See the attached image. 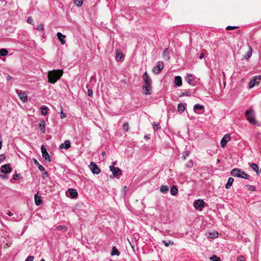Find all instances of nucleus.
I'll return each mask as SVG.
<instances>
[{
    "label": "nucleus",
    "mask_w": 261,
    "mask_h": 261,
    "mask_svg": "<svg viewBox=\"0 0 261 261\" xmlns=\"http://www.w3.org/2000/svg\"><path fill=\"white\" fill-rule=\"evenodd\" d=\"M63 73L62 70H53L48 72L47 77L48 82L51 84H55L60 79Z\"/></svg>",
    "instance_id": "obj_1"
},
{
    "label": "nucleus",
    "mask_w": 261,
    "mask_h": 261,
    "mask_svg": "<svg viewBox=\"0 0 261 261\" xmlns=\"http://www.w3.org/2000/svg\"><path fill=\"white\" fill-rule=\"evenodd\" d=\"M245 117L247 120L252 124H255L256 121L255 119L252 110H247L245 112Z\"/></svg>",
    "instance_id": "obj_2"
},
{
    "label": "nucleus",
    "mask_w": 261,
    "mask_h": 261,
    "mask_svg": "<svg viewBox=\"0 0 261 261\" xmlns=\"http://www.w3.org/2000/svg\"><path fill=\"white\" fill-rule=\"evenodd\" d=\"M205 205L204 201L202 199H198L195 201L194 207L199 211H202Z\"/></svg>",
    "instance_id": "obj_3"
},
{
    "label": "nucleus",
    "mask_w": 261,
    "mask_h": 261,
    "mask_svg": "<svg viewBox=\"0 0 261 261\" xmlns=\"http://www.w3.org/2000/svg\"><path fill=\"white\" fill-rule=\"evenodd\" d=\"M89 167L90 169L93 174H98L100 172V169L98 166L94 162H91L89 165Z\"/></svg>",
    "instance_id": "obj_4"
},
{
    "label": "nucleus",
    "mask_w": 261,
    "mask_h": 261,
    "mask_svg": "<svg viewBox=\"0 0 261 261\" xmlns=\"http://www.w3.org/2000/svg\"><path fill=\"white\" fill-rule=\"evenodd\" d=\"M194 112L197 114H201L204 111V107L203 105L197 103L194 106Z\"/></svg>",
    "instance_id": "obj_5"
},
{
    "label": "nucleus",
    "mask_w": 261,
    "mask_h": 261,
    "mask_svg": "<svg viewBox=\"0 0 261 261\" xmlns=\"http://www.w3.org/2000/svg\"><path fill=\"white\" fill-rule=\"evenodd\" d=\"M110 169L114 176L121 175L122 174V171L118 167L110 166Z\"/></svg>",
    "instance_id": "obj_6"
},
{
    "label": "nucleus",
    "mask_w": 261,
    "mask_h": 261,
    "mask_svg": "<svg viewBox=\"0 0 261 261\" xmlns=\"http://www.w3.org/2000/svg\"><path fill=\"white\" fill-rule=\"evenodd\" d=\"M142 89L145 95H150L152 93V85H143Z\"/></svg>",
    "instance_id": "obj_7"
},
{
    "label": "nucleus",
    "mask_w": 261,
    "mask_h": 261,
    "mask_svg": "<svg viewBox=\"0 0 261 261\" xmlns=\"http://www.w3.org/2000/svg\"><path fill=\"white\" fill-rule=\"evenodd\" d=\"M164 68V63L163 62H158L156 67L153 69L154 73L159 74Z\"/></svg>",
    "instance_id": "obj_8"
},
{
    "label": "nucleus",
    "mask_w": 261,
    "mask_h": 261,
    "mask_svg": "<svg viewBox=\"0 0 261 261\" xmlns=\"http://www.w3.org/2000/svg\"><path fill=\"white\" fill-rule=\"evenodd\" d=\"M41 152H42V154L43 158L45 160H48L49 161H50V156L49 154L48 153V152L44 145H42L41 146Z\"/></svg>",
    "instance_id": "obj_9"
},
{
    "label": "nucleus",
    "mask_w": 261,
    "mask_h": 261,
    "mask_svg": "<svg viewBox=\"0 0 261 261\" xmlns=\"http://www.w3.org/2000/svg\"><path fill=\"white\" fill-rule=\"evenodd\" d=\"M230 137L229 134H226L224 135V136L222 138V139L221 140V146L222 147H224L226 145L227 143L230 141Z\"/></svg>",
    "instance_id": "obj_10"
},
{
    "label": "nucleus",
    "mask_w": 261,
    "mask_h": 261,
    "mask_svg": "<svg viewBox=\"0 0 261 261\" xmlns=\"http://www.w3.org/2000/svg\"><path fill=\"white\" fill-rule=\"evenodd\" d=\"M142 77L144 83V85H152V80L146 71L143 74Z\"/></svg>",
    "instance_id": "obj_11"
},
{
    "label": "nucleus",
    "mask_w": 261,
    "mask_h": 261,
    "mask_svg": "<svg viewBox=\"0 0 261 261\" xmlns=\"http://www.w3.org/2000/svg\"><path fill=\"white\" fill-rule=\"evenodd\" d=\"M193 75L191 74H188L186 77V81L188 83V84L192 86H194L196 85V82L195 80L193 79Z\"/></svg>",
    "instance_id": "obj_12"
},
{
    "label": "nucleus",
    "mask_w": 261,
    "mask_h": 261,
    "mask_svg": "<svg viewBox=\"0 0 261 261\" xmlns=\"http://www.w3.org/2000/svg\"><path fill=\"white\" fill-rule=\"evenodd\" d=\"M1 172L4 173H8L11 172L12 169L10 164H5L3 165L1 168Z\"/></svg>",
    "instance_id": "obj_13"
},
{
    "label": "nucleus",
    "mask_w": 261,
    "mask_h": 261,
    "mask_svg": "<svg viewBox=\"0 0 261 261\" xmlns=\"http://www.w3.org/2000/svg\"><path fill=\"white\" fill-rule=\"evenodd\" d=\"M16 92L21 100H22L23 102L27 101L28 97L27 94L24 92H22L20 90H17Z\"/></svg>",
    "instance_id": "obj_14"
},
{
    "label": "nucleus",
    "mask_w": 261,
    "mask_h": 261,
    "mask_svg": "<svg viewBox=\"0 0 261 261\" xmlns=\"http://www.w3.org/2000/svg\"><path fill=\"white\" fill-rule=\"evenodd\" d=\"M66 194L68 195L72 198H75L77 196V193L76 190L74 189H69Z\"/></svg>",
    "instance_id": "obj_15"
},
{
    "label": "nucleus",
    "mask_w": 261,
    "mask_h": 261,
    "mask_svg": "<svg viewBox=\"0 0 261 261\" xmlns=\"http://www.w3.org/2000/svg\"><path fill=\"white\" fill-rule=\"evenodd\" d=\"M242 169L239 168H234L231 171V175L234 177H240Z\"/></svg>",
    "instance_id": "obj_16"
},
{
    "label": "nucleus",
    "mask_w": 261,
    "mask_h": 261,
    "mask_svg": "<svg viewBox=\"0 0 261 261\" xmlns=\"http://www.w3.org/2000/svg\"><path fill=\"white\" fill-rule=\"evenodd\" d=\"M58 39L60 40L61 43L63 45L65 43V38L66 36L63 35L61 33L58 32L57 34Z\"/></svg>",
    "instance_id": "obj_17"
},
{
    "label": "nucleus",
    "mask_w": 261,
    "mask_h": 261,
    "mask_svg": "<svg viewBox=\"0 0 261 261\" xmlns=\"http://www.w3.org/2000/svg\"><path fill=\"white\" fill-rule=\"evenodd\" d=\"M60 149L65 148L68 149L70 147V142L69 140H66L64 143L61 144L60 145Z\"/></svg>",
    "instance_id": "obj_18"
},
{
    "label": "nucleus",
    "mask_w": 261,
    "mask_h": 261,
    "mask_svg": "<svg viewBox=\"0 0 261 261\" xmlns=\"http://www.w3.org/2000/svg\"><path fill=\"white\" fill-rule=\"evenodd\" d=\"M174 84L177 86L180 87L182 85V79L180 76H176L174 78Z\"/></svg>",
    "instance_id": "obj_19"
},
{
    "label": "nucleus",
    "mask_w": 261,
    "mask_h": 261,
    "mask_svg": "<svg viewBox=\"0 0 261 261\" xmlns=\"http://www.w3.org/2000/svg\"><path fill=\"white\" fill-rule=\"evenodd\" d=\"M124 56L122 51L120 49L116 50V60L119 61L123 58Z\"/></svg>",
    "instance_id": "obj_20"
},
{
    "label": "nucleus",
    "mask_w": 261,
    "mask_h": 261,
    "mask_svg": "<svg viewBox=\"0 0 261 261\" xmlns=\"http://www.w3.org/2000/svg\"><path fill=\"white\" fill-rule=\"evenodd\" d=\"M35 204L37 205H40L42 203L41 196H38V194H35L34 196Z\"/></svg>",
    "instance_id": "obj_21"
},
{
    "label": "nucleus",
    "mask_w": 261,
    "mask_h": 261,
    "mask_svg": "<svg viewBox=\"0 0 261 261\" xmlns=\"http://www.w3.org/2000/svg\"><path fill=\"white\" fill-rule=\"evenodd\" d=\"M234 179L232 177H229L227 180V182L225 185V188L227 189H229L232 186Z\"/></svg>",
    "instance_id": "obj_22"
},
{
    "label": "nucleus",
    "mask_w": 261,
    "mask_h": 261,
    "mask_svg": "<svg viewBox=\"0 0 261 261\" xmlns=\"http://www.w3.org/2000/svg\"><path fill=\"white\" fill-rule=\"evenodd\" d=\"M259 82H257L254 77L252 79L249 83V88L251 89L253 88L256 84L258 85Z\"/></svg>",
    "instance_id": "obj_23"
},
{
    "label": "nucleus",
    "mask_w": 261,
    "mask_h": 261,
    "mask_svg": "<svg viewBox=\"0 0 261 261\" xmlns=\"http://www.w3.org/2000/svg\"><path fill=\"white\" fill-rule=\"evenodd\" d=\"M45 123L44 120L41 121L39 123V128L42 133H44L45 132Z\"/></svg>",
    "instance_id": "obj_24"
},
{
    "label": "nucleus",
    "mask_w": 261,
    "mask_h": 261,
    "mask_svg": "<svg viewBox=\"0 0 261 261\" xmlns=\"http://www.w3.org/2000/svg\"><path fill=\"white\" fill-rule=\"evenodd\" d=\"M240 177L246 179H250L251 177L249 175L247 174L245 172L242 170Z\"/></svg>",
    "instance_id": "obj_25"
},
{
    "label": "nucleus",
    "mask_w": 261,
    "mask_h": 261,
    "mask_svg": "<svg viewBox=\"0 0 261 261\" xmlns=\"http://www.w3.org/2000/svg\"><path fill=\"white\" fill-rule=\"evenodd\" d=\"M251 167L256 173V174L258 175L259 171L258 165L255 163H252L251 164Z\"/></svg>",
    "instance_id": "obj_26"
},
{
    "label": "nucleus",
    "mask_w": 261,
    "mask_h": 261,
    "mask_svg": "<svg viewBox=\"0 0 261 261\" xmlns=\"http://www.w3.org/2000/svg\"><path fill=\"white\" fill-rule=\"evenodd\" d=\"M111 255H117L119 256L120 254V252L117 250V248L114 246L112 249L111 251Z\"/></svg>",
    "instance_id": "obj_27"
},
{
    "label": "nucleus",
    "mask_w": 261,
    "mask_h": 261,
    "mask_svg": "<svg viewBox=\"0 0 261 261\" xmlns=\"http://www.w3.org/2000/svg\"><path fill=\"white\" fill-rule=\"evenodd\" d=\"M48 108L47 107L43 106L41 108V114L43 116H45L47 114Z\"/></svg>",
    "instance_id": "obj_28"
},
{
    "label": "nucleus",
    "mask_w": 261,
    "mask_h": 261,
    "mask_svg": "<svg viewBox=\"0 0 261 261\" xmlns=\"http://www.w3.org/2000/svg\"><path fill=\"white\" fill-rule=\"evenodd\" d=\"M170 192L172 195H174V196L176 195L178 192V189L176 187V186H173L171 188Z\"/></svg>",
    "instance_id": "obj_29"
},
{
    "label": "nucleus",
    "mask_w": 261,
    "mask_h": 261,
    "mask_svg": "<svg viewBox=\"0 0 261 261\" xmlns=\"http://www.w3.org/2000/svg\"><path fill=\"white\" fill-rule=\"evenodd\" d=\"M177 109L178 111L180 113H182L185 110V107L184 103H179L177 106Z\"/></svg>",
    "instance_id": "obj_30"
},
{
    "label": "nucleus",
    "mask_w": 261,
    "mask_h": 261,
    "mask_svg": "<svg viewBox=\"0 0 261 261\" xmlns=\"http://www.w3.org/2000/svg\"><path fill=\"white\" fill-rule=\"evenodd\" d=\"M168 48H167L165 50V51L163 53V58H164V60H165L166 61H168L169 59V52H168Z\"/></svg>",
    "instance_id": "obj_31"
},
{
    "label": "nucleus",
    "mask_w": 261,
    "mask_h": 261,
    "mask_svg": "<svg viewBox=\"0 0 261 261\" xmlns=\"http://www.w3.org/2000/svg\"><path fill=\"white\" fill-rule=\"evenodd\" d=\"M252 49L251 47H249L248 51H247V54L244 56V58L245 59L247 60L249 58H250V57H251V56L252 55Z\"/></svg>",
    "instance_id": "obj_32"
},
{
    "label": "nucleus",
    "mask_w": 261,
    "mask_h": 261,
    "mask_svg": "<svg viewBox=\"0 0 261 261\" xmlns=\"http://www.w3.org/2000/svg\"><path fill=\"white\" fill-rule=\"evenodd\" d=\"M169 191V188L167 186H162L160 188V191L163 193H166Z\"/></svg>",
    "instance_id": "obj_33"
},
{
    "label": "nucleus",
    "mask_w": 261,
    "mask_h": 261,
    "mask_svg": "<svg viewBox=\"0 0 261 261\" xmlns=\"http://www.w3.org/2000/svg\"><path fill=\"white\" fill-rule=\"evenodd\" d=\"M56 229L57 230H62L63 231H65L67 230V227L64 225H58L56 227Z\"/></svg>",
    "instance_id": "obj_34"
},
{
    "label": "nucleus",
    "mask_w": 261,
    "mask_h": 261,
    "mask_svg": "<svg viewBox=\"0 0 261 261\" xmlns=\"http://www.w3.org/2000/svg\"><path fill=\"white\" fill-rule=\"evenodd\" d=\"M8 54V50L5 48H2L0 49V56H5Z\"/></svg>",
    "instance_id": "obj_35"
},
{
    "label": "nucleus",
    "mask_w": 261,
    "mask_h": 261,
    "mask_svg": "<svg viewBox=\"0 0 261 261\" xmlns=\"http://www.w3.org/2000/svg\"><path fill=\"white\" fill-rule=\"evenodd\" d=\"M74 3L77 7H81L83 4V0H73Z\"/></svg>",
    "instance_id": "obj_36"
},
{
    "label": "nucleus",
    "mask_w": 261,
    "mask_h": 261,
    "mask_svg": "<svg viewBox=\"0 0 261 261\" xmlns=\"http://www.w3.org/2000/svg\"><path fill=\"white\" fill-rule=\"evenodd\" d=\"M218 236V233L217 232H210L208 237L210 238H216Z\"/></svg>",
    "instance_id": "obj_37"
},
{
    "label": "nucleus",
    "mask_w": 261,
    "mask_h": 261,
    "mask_svg": "<svg viewBox=\"0 0 261 261\" xmlns=\"http://www.w3.org/2000/svg\"><path fill=\"white\" fill-rule=\"evenodd\" d=\"M194 163L192 160H190L186 164V167L187 168H191L193 167Z\"/></svg>",
    "instance_id": "obj_38"
},
{
    "label": "nucleus",
    "mask_w": 261,
    "mask_h": 261,
    "mask_svg": "<svg viewBox=\"0 0 261 261\" xmlns=\"http://www.w3.org/2000/svg\"><path fill=\"white\" fill-rule=\"evenodd\" d=\"M163 243L164 244V245L166 247H168L170 244L174 245V242L172 241H170V240L168 242L164 240V241H163Z\"/></svg>",
    "instance_id": "obj_39"
},
{
    "label": "nucleus",
    "mask_w": 261,
    "mask_h": 261,
    "mask_svg": "<svg viewBox=\"0 0 261 261\" xmlns=\"http://www.w3.org/2000/svg\"><path fill=\"white\" fill-rule=\"evenodd\" d=\"M189 154H190L189 151L185 150L183 152V154H182V158L183 159V160H185L186 159L187 157L189 155Z\"/></svg>",
    "instance_id": "obj_40"
},
{
    "label": "nucleus",
    "mask_w": 261,
    "mask_h": 261,
    "mask_svg": "<svg viewBox=\"0 0 261 261\" xmlns=\"http://www.w3.org/2000/svg\"><path fill=\"white\" fill-rule=\"evenodd\" d=\"M191 95H192L191 92L190 91H187L186 92L181 93L180 96H191Z\"/></svg>",
    "instance_id": "obj_41"
},
{
    "label": "nucleus",
    "mask_w": 261,
    "mask_h": 261,
    "mask_svg": "<svg viewBox=\"0 0 261 261\" xmlns=\"http://www.w3.org/2000/svg\"><path fill=\"white\" fill-rule=\"evenodd\" d=\"M210 259L212 261H220V258L219 257H217L216 255H214L212 257H210Z\"/></svg>",
    "instance_id": "obj_42"
},
{
    "label": "nucleus",
    "mask_w": 261,
    "mask_h": 261,
    "mask_svg": "<svg viewBox=\"0 0 261 261\" xmlns=\"http://www.w3.org/2000/svg\"><path fill=\"white\" fill-rule=\"evenodd\" d=\"M123 129L125 130L126 131H128L129 129V125L128 123L127 122H125L123 123Z\"/></svg>",
    "instance_id": "obj_43"
},
{
    "label": "nucleus",
    "mask_w": 261,
    "mask_h": 261,
    "mask_svg": "<svg viewBox=\"0 0 261 261\" xmlns=\"http://www.w3.org/2000/svg\"><path fill=\"white\" fill-rule=\"evenodd\" d=\"M237 28H238V27L228 26V27H226V30L229 31V30H234V29H237Z\"/></svg>",
    "instance_id": "obj_44"
},
{
    "label": "nucleus",
    "mask_w": 261,
    "mask_h": 261,
    "mask_svg": "<svg viewBox=\"0 0 261 261\" xmlns=\"http://www.w3.org/2000/svg\"><path fill=\"white\" fill-rule=\"evenodd\" d=\"M43 29V25L42 24H38L36 27V29L38 31H42Z\"/></svg>",
    "instance_id": "obj_45"
},
{
    "label": "nucleus",
    "mask_w": 261,
    "mask_h": 261,
    "mask_svg": "<svg viewBox=\"0 0 261 261\" xmlns=\"http://www.w3.org/2000/svg\"><path fill=\"white\" fill-rule=\"evenodd\" d=\"M160 128L161 127H160L159 123L155 124V123H154L153 129L154 130H157L158 129H160Z\"/></svg>",
    "instance_id": "obj_46"
},
{
    "label": "nucleus",
    "mask_w": 261,
    "mask_h": 261,
    "mask_svg": "<svg viewBox=\"0 0 261 261\" xmlns=\"http://www.w3.org/2000/svg\"><path fill=\"white\" fill-rule=\"evenodd\" d=\"M245 257L242 255H239L237 257V261H245Z\"/></svg>",
    "instance_id": "obj_47"
},
{
    "label": "nucleus",
    "mask_w": 261,
    "mask_h": 261,
    "mask_svg": "<svg viewBox=\"0 0 261 261\" xmlns=\"http://www.w3.org/2000/svg\"><path fill=\"white\" fill-rule=\"evenodd\" d=\"M256 189V188L254 186H248V190L251 191H254Z\"/></svg>",
    "instance_id": "obj_48"
},
{
    "label": "nucleus",
    "mask_w": 261,
    "mask_h": 261,
    "mask_svg": "<svg viewBox=\"0 0 261 261\" xmlns=\"http://www.w3.org/2000/svg\"><path fill=\"white\" fill-rule=\"evenodd\" d=\"M19 178H20V175L19 174H17V173H15V174H14L13 175V178L14 179V180H17Z\"/></svg>",
    "instance_id": "obj_49"
},
{
    "label": "nucleus",
    "mask_w": 261,
    "mask_h": 261,
    "mask_svg": "<svg viewBox=\"0 0 261 261\" xmlns=\"http://www.w3.org/2000/svg\"><path fill=\"white\" fill-rule=\"evenodd\" d=\"M66 116V114L63 113L62 110H61V112L60 113V117L61 119H63L65 118Z\"/></svg>",
    "instance_id": "obj_50"
},
{
    "label": "nucleus",
    "mask_w": 261,
    "mask_h": 261,
    "mask_svg": "<svg viewBox=\"0 0 261 261\" xmlns=\"http://www.w3.org/2000/svg\"><path fill=\"white\" fill-rule=\"evenodd\" d=\"M34 258V256H29L27 258V259H25V261H33Z\"/></svg>",
    "instance_id": "obj_51"
},
{
    "label": "nucleus",
    "mask_w": 261,
    "mask_h": 261,
    "mask_svg": "<svg viewBox=\"0 0 261 261\" xmlns=\"http://www.w3.org/2000/svg\"><path fill=\"white\" fill-rule=\"evenodd\" d=\"M27 22L30 24H33V19L31 17H29L27 19Z\"/></svg>",
    "instance_id": "obj_52"
},
{
    "label": "nucleus",
    "mask_w": 261,
    "mask_h": 261,
    "mask_svg": "<svg viewBox=\"0 0 261 261\" xmlns=\"http://www.w3.org/2000/svg\"><path fill=\"white\" fill-rule=\"evenodd\" d=\"M90 82L91 83L93 82L95 83L96 82V78L95 75H93L91 77L90 79Z\"/></svg>",
    "instance_id": "obj_53"
},
{
    "label": "nucleus",
    "mask_w": 261,
    "mask_h": 261,
    "mask_svg": "<svg viewBox=\"0 0 261 261\" xmlns=\"http://www.w3.org/2000/svg\"><path fill=\"white\" fill-rule=\"evenodd\" d=\"M93 95V90L90 89H88V95L89 96H92Z\"/></svg>",
    "instance_id": "obj_54"
},
{
    "label": "nucleus",
    "mask_w": 261,
    "mask_h": 261,
    "mask_svg": "<svg viewBox=\"0 0 261 261\" xmlns=\"http://www.w3.org/2000/svg\"><path fill=\"white\" fill-rule=\"evenodd\" d=\"M6 159V155L4 154H0V162H2Z\"/></svg>",
    "instance_id": "obj_55"
},
{
    "label": "nucleus",
    "mask_w": 261,
    "mask_h": 261,
    "mask_svg": "<svg viewBox=\"0 0 261 261\" xmlns=\"http://www.w3.org/2000/svg\"><path fill=\"white\" fill-rule=\"evenodd\" d=\"M38 166V169H39V170H40L41 171H43L45 170L44 168L41 165L39 164Z\"/></svg>",
    "instance_id": "obj_56"
},
{
    "label": "nucleus",
    "mask_w": 261,
    "mask_h": 261,
    "mask_svg": "<svg viewBox=\"0 0 261 261\" xmlns=\"http://www.w3.org/2000/svg\"><path fill=\"white\" fill-rule=\"evenodd\" d=\"M254 78L255 79L257 82H259V81H261V75L255 76Z\"/></svg>",
    "instance_id": "obj_57"
},
{
    "label": "nucleus",
    "mask_w": 261,
    "mask_h": 261,
    "mask_svg": "<svg viewBox=\"0 0 261 261\" xmlns=\"http://www.w3.org/2000/svg\"><path fill=\"white\" fill-rule=\"evenodd\" d=\"M7 215L9 216H12L13 215V214L10 212V211H9L8 213H7Z\"/></svg>",
    "instance_id": "obj_58"
},
{
    "label": "nucleus",
    "mask_w": 261,
    "mask_h": 261,
    "mask_svg": "<svg viewBox=\"0 0 261 261\" xmlns=\"http://www.w3.org/2000/svg\"><path fill=\"white\" fill-rule=\"evenodd\" d=\"M43 177H45V176H48V173L47 172L45 171L43 174Z\"/></svg>",
    "instance_id": "obj_59"
},
{
    "label": "nucleus",
    "mask_w": 261,
    "mask_h": 261,
    "mask_svg": "<svg viewBox=\"0 0 261 261\" xmlns=\"http://www.w3.org/2000/svg\"><path fill=\"white\" fill-rule=\"evenodd\" d=\"M204 57V54L203 53H202L200 54V56H199V58L200 59H202Z\"/></svg>",
    "instance_id": "obj_60"
},
{
    "label": "nucleus",
    "mask_w": 261,
    "mask_h": 261,
    "mask_svg": "<svg viewBox=\"0 0 261 261\" xmlns=\"http://www.w3.org/2000/svg\"><path fill=\"white\" fill-rule=\"evenodd\" d=\"M34 163H35V164L36 165H38L39 164H40L39 163V162H38L36 160H34Z\"/></svg>",
    "instance_id": "obj_61"
},
{
    "label": "nucleus",
    "mask_w": 261,
    "mask_h": 261,
    "mask_svg": "<svg viewBox=\"0 0 261 261\" xmlns=\"http://www.w3.org/2000/svg\"><path fill=\"white\" fill-rule=\"evenodd\" d=\"M116 164H117V161H115V162H113V165L112 166H114V165H116Z\"/></svg>",
    "instance_id": "obj_62"
},
{
    "label": "nucleus",
    "mask_w": 261,
    "mask_h": 261,
    "mask_svg": "<svg viewBox=\"0 0 261 261\" xmlns=\"http://www.w3.org/2000/svg\"><path fill=\"white\" fill-rule=\"evenodd\" d=\"M0 177H2V178H5V177H6V176H5L3 175H0Z\"/></svg>",
    "instance_id": "obj_63"
},
{
    "label": "nucleus",
    "mask_w": 261,
    "mask_h": 261,
    "mask_svg": "<svg viewBox=\"0 0 261 261\" xmlns=\"http://www.w3.org/2000/svg\"><path fill=\"white\" fill-rule=\"evenodd\" d=\"M145 138H146V139H149V137L148 136L146 135V136H145Z\"/></svg>",
    "instance_id": "obj_64"
}]
</instances>
